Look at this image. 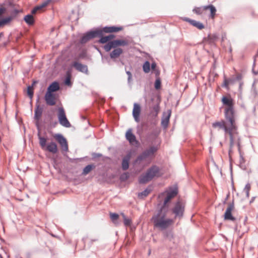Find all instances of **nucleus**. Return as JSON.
<instances>
[{
    "instance_id": "f257e3e1",
    "label": "nucleus",
    "mask_w": 258,
    "mask_h": 258,
    "mask_svg": "<svg viewBox=\"0 0 258 258\" xmlns=\"http://www.w3.org/2000/svg\"><path fill=\"white\" fill-rule=\"evenodd\" d=\"M167 210L160 209L157 213L152 218L151 221L154 224L155 227L161 230H164L167 228L173 223V220L169 218H165Z\"/></svg>"
},
{
    "instance_id": "f03ea898",
    "label": "nucleus",
    "mask_w": 258,
    "mask_h": 258,
    "mask_svg": "<svg viewBox=\"0 0 258 258\" xmlns=\"http://www.w3.org/2000/svg\"><path fill=\"white\" fill-rule=\"evenodd\" d=\"M159 169L156 166L153 165L149 168L145 174H142L139 178V182L141 184H145L151 181L159 173Z\"/></svg>"
},
{
    "instance_id": "7ed1b4c3",
    "label": "nucleus",
    "mask_w": 258,
    "mask_h": 258,
    "mask_svg": "<svg viewBox=\"0 0 258 258\" xmlns=\"http://www.w3.org/2000/svg\"><path fill=\"white\" fill-rule=\"evenodd\" d=\"M37 135L39 141V145L42 150L48 151L53 154H55L57 152V146L55 143L51 142L46 145V138L41 136L39 132L38 133Z\"/></svg>"
},
{
    "instance_id": "20e7f679",
    "label": "nucleus",
    "mask_w": 258,
    "mask_h": 258,
    "mask_svg": "<svg viewBox=\"0 0 258 258\" xmlns=\"http://www.w3.org/2000/svg\"><path fill=\"white\" fill-rule=\"evenodd\" d=\"M185 209V204L181 200H178L175 203L174 207L171 209L175 218L181 219L183 216Z\"/></svg>"
},
{
    "instance_id": "39448f33",
    "label": "nucleus",
    "mask_w": 258,
    "mask_h": 258,
    "mask_svg": "<svg viewBox=\"0 0 258 258\" xmlns=\"http://www.w3.org/2000/svg\"><path fill=\"white\" fill-rule=\"evenodd\" d=\"M234 113V108H225V117L228 122L227 124L229 125L230 130H235L236 128Z\"/></svg>"
},
{
    "instance_id": "423d86ee",
    "label": "nucleus",
    "mask_w": 258,
    "mask_h": 258,
    "mask_svg": "<svg viewBox=\"0 0 258 258\" xmlns=\"http://www.w3.org/2000/svg\"><path fill=\"white\" fill-rule=\"evenodd\" d=\"M157 150V148L154 146L151 147L139 155L135 160V163L140 164L142 161L146 160L148 157L153 155Z\"/></svg>"
},
{
    "instance_id": "0eeeda50",
    "label": "nucleus",
    "mask_w": 258,
    "mask_h": 258,
    "mask_svg": "<svg viewBox=\"0 0 258 258\" xmlns=\"http://www.w3.org/2000/svg\"><path fill=\"white\" fill-rule=\"evenodd\" d=\"M57 117L59 123L66 127H70L71 123L67 118L65 110L62 107H60L57 109Z\"/></svg>"
},
{
    "instance_id": "6e6552de",
    "label": "nucleus",
    "mask_w": 258,
    "mask_h": 258,
    "mask_svg": "<svg viewBox=\"0 0 258 258\" xmlns=\"http://www.w3.org/2000/svg\"><path fill=\"white\" fill-rule=\"evenodd\" d=\"M103 35L101 29H96L93 31L87 32L84 36H82V43H85L91 39L99 37Z\"/></svg>"
},
{
    "instance_id": "1a4fd4ad",
    "label": "nucleus",
    "mask_w": 258,
    "mask_h": 258,
    "mask_svg": "<svg viewBox=\"0 0 258 258\" xmlns=\"http://www.w3.org/2000/svg\"><path fill=\"white\" fill-rule=\"evenodd\" d=\"M167 193V196L165 199L163 205L160 208L161 209L164 210H168L167 204L174 197H175L178 193V190L176 187L170 188L169 191H166L165 193Z\"/></svg>"
},
{
    "instance_id": "9d476101",
    "label": "nucleus",
    "mask_w": 258,
    "mask_h": 258,
    "mask_svg": "<svg viewBox=\"0 0 258 258\" xmlns=\"http://www.w3.org/2000/svg\"><path fill=\"white\" fill-rule=\"evenodd\" d=\"M55 140L59 144L62 150L64 151L68 150L67 140L61 134H55L53 136Z\"/></svg>"
},
{
    "instance_id": "9b49d317",
    "label": "nucleus",
    "mask_w": 258,
    "mask_h": 258,
    "mask_svg": "<svg viewBox=\"0 0 258 258\" xmlns=\"http://www.w3.org/2000/svg\"><path fill=\"white\" fill-rule=\"evenodd\" d=\"M44 98L46 104L48 105L53 106L56 104V97L54 93L46 92Z\"/></svg>"
},
{
    "instance_id": "f8f14e48",
    "label": "nucleus",
    "mask_w": 258,
    "mask_h": 258,
    "mask_svg": "<svg viewBox=\"0 0 258 258\" xmlns=\"http://www.w3.org/2000/svg\"><path fill=\"white\" fill-rule=\"evenodd\" d=\"M212 126L215 128L218 127L219 129L223 130L226 133H228L229 131L233 130H230L229 125L224 120L214 122L212 124Z\"/></svg>"
},
{
    "instance_id": "ddd939ff",
    "label": "nucleus",
    "mask_w": 258,
    "mask_h": 258,
    "mask_svg": "<svg viewBox=\"0 0 258 258\" xmlns=\"http://www.w3.org/2000/svg\"><path fill=\"white\" fill-rule=\"evenodd\" d=\"M234 208V203L233 202L230 204L228 205V208H227L225 214H224V219L225 220L234 221L235 218L232 215L231 212Z\"/></svg>"
},
{
    "instance_id": "4468645a",
    "label": "nucleus",
    "mask_w": 258,
    "mask_h": 258,
    "mask_svg": "<svg viewBox=\"0 0 258 258\" xmlns=\"http://www.w3.org/2000/svg\"><path fill=\"white\" fill-rule=\"evenodd\" d=\"M123 29V28L122 27H117V26H106L103 27L102 29H101V30L102 31V34H103V33H111L113 32H117L118 31H120Z\"/></svg>"
},
{
    "instance_id": "2eb2a0df",
    "label": "nucleus",
    "mask_w": 258,
    "mask_h": 258,
    "mask_svg": "<svg viewBox=\"0 0 258 258\" xmlns=\"http://www.w3.org/2000/svg\"><path fill=\"white\" fill-rule=\"evenodd\" d=\"M140 106L139 104L135 103L134 105V108L133 110V115L134 117L135 121L137 122H139V115L140 113Z\"/></svg>"
},
{
    "instance_id": "dca6fc26",
    "label": "nucleus",
    "mask_w": 258,
    "mask_h": 258,
    "mask_svg": "<svg viewBox=\"0 0 258 258\" xmlns=\"http://www.w3.org/2000/svg\"><path fill=\"white\" fill-rule=\"evenodd\" d=\"M132 131L131 128L128 129L126 133L125 137L129 142L133 145L134 143H137L138 142L136 140L135 136L132 133Z\"/></svg>"
},
{
    "instance_id": "f3484780",
    "label": "nucleus",
    "mask_w": 258,
    "mask_h": 258,
    "mask_svg": "<svg viewBox=\"0 0 258 258\" xmlns=\"http://www.w3.org/2000/svg\"><path fill=\"white\" fill-rule=\"evenodd\" d=\"M222 102L224 105L227 106L226 108H233V101L230 97H227L223 96L222 98Z\"/></svg>"
},
{
    "instance_id": "a211bd4d",
    "label": "nucleus",
    "mask_w": 258,
    "mask_h": 258,
    "mask_svg": "<svg viewBox=\"0 0 258 258\" xmlns=\"http://www.w3.org/2000/svg\"><path fill=\"white\" fill-rule=\"evenodd\" d=\"M184 20L185 21L188 22L191 25L198 28L199 29H202L204 28V25L200 22L191 20L187 18H185Z\"/></svg>"
},
{
    "instance_id": "6ab92c4d",
    "label": "nucleus",
    "mask_w": 258,
    "mask_h": 258,
    "mask_svg": "<svg viewBox=\"0 0 258 258\" xmlns=\"http://www.w3.org/2000/svg\"><path fill=\"white\" fill-rule=\"evenodd\" d=\"M59 88L60 87L58 83L57 82H54L49 86L46 92L53 93V92L59 90Z\"/></svg>"
},
{
    "instance_id": "aec40b11",
    "label": "nucleus",
    "mask_w": 258,
    "mask_h": 258,
    "mask_svg": "<svg viewBox=\"0 0 258 258\" xmlns=\"http://www.w3.org/2000/svg\"><path fill=\"white\" fill-rule=\"evenodd\" d=\"M111 42L113 45V48H117L116 47L118 46H126L128 45L127 41L124 40L117 39L111 41Z\"/></svg>"
},
{
    "instance_id": "412c9836",
    "label": "nucleus",
    "mask_w": 258,
    "mask_h": 258,
    "mask_svg": "<svg viewBox=\"0 0 258 258\" xmlns=\"http://www.w3.org/2000/svg\"><path fill=\"white\" fill-rule=\"evenodd\" d=\"M122 49L120 48H115L110 53V56L111 58H117L122 53Z\"/></svg>"
},
{
    "instance_id": "4be33fe9",
    "label": "nucleus",
    "mask_w": 258,
    "mask_h": 258,
    "mask_svg": "<svg viewBox=\"0 0 258 258\" xmlns=\"http://www.w3.org/2000/svg\"><path fill=\"white\" fill-rule=\"evenodd\" d=\"M203 10H207L209 9L211 12V17L213 18L216 14V8L212 5L205 6L203 7Z\"/></svg>"
},
{
    "instance_id": "5701e85b",
    "label": "nucleus",
    "mask_w": 258,
    "mask_h": 258,
    "mask_svg": "<svg viewBox=\"0 0 258 258\" xmlns=\"http://www.w3.org/2000/svg\"><path fill=\"white\" fill-rule=\"evenodd\" d=\"M171 115V112L170 111L166 116L163 117L161 120L162 125L164 127L166 128L168 125L169 121V118Z\"/></svg>"
},
{
    "instance_id": "b1692460",
    "label": "nucleus",
    "mask_w": 258,
    "mask_h": 258,
    "mask_svg": "<svg viewBox=\"0 0 258 258\" xmlns=\"http://www.w3.org/2000/svg\"><path fill=\"white\" fill-rule=\"evenodd\" d=\"M45 11V9L44 7L41 5V4H39L36 6L32 10V14H35L37 13H42Z\"/></svg>"
},
{
    "instance_id": "393cba45",
    "label": "nucleus",
    "mask_w": 258,
    "mask_h": 258,
    "mask_svg": "<svg viewBox=\"0 0 258 258\" xmlns=\"http://www.w3.org/2000/svg\"><path fill=\"white\" fill-rule=\"evenodd\" d=\"M151 191V189L147 188L144 191L138 194V197L140 199H144L146 197Z\"/></svg>"
},
{
    "instance_id": "a878e982",
    "label": "nucleus",
    "mask_w": 258,
    "mask_h": 258,
    "mask_svg": "<svg viewBox=\"0 0 258 258\" xmlns=\"http://www.w3.org/2000/svg\"><path fill=\"white\" fill-rule=\"evenodd\" d=\"M129 157H124L122 161V168L123 170H126L128 168Z\"/></svg>"
},
{
    "instance_id": "bb28decb",
    "label": "nucleus",
    "mask_w": 258,
    "mask_h": 258,
    "mask_svg": "<svg viewBox=\"0 0 258 258\" xmlns=\"http://www.w3.org/2000/svg\"><path fill=\"white\" fill-rule=\"evenodd\" d=\"M24 20L29 25H33L34 22L33 17L31 15H26L24 17Z\"/></svg>"
},
{
    "instance_id": "cd10ccee",
    "label": "nucleus",
    "mask_w": 258,
    "mask_h": 258,
    "mask_svg": "<svg viewBox=\"0 0 258 258\" xmlns=\"http://www.w3.org/2000/svg\"><path fill=\"white\" fill-rule=\"evenodd\" d=\"M122 217L123 220V224L125 226H130L132 223V220L129 218L127 217L124 213H122L120 214Z\"/></svg>"
},
{
    "instance_id": "c85d7f7f",
    "label": "nucleus",
    "mask_w": 258,
    "mask_h": 258,
    "mask_svg": "<svg viewBox=\"0 0 258 258\" xmlns=\"http://www.w3.org/2000/svg\"><path fill=\"white\" fill-rule=\"evenodd\" d=\"M253 71L255 74H258V54L255 56L253 64Z\"/></svg>"
},
{
    "instance_id": "c756f323",
    "label": "nucleus",
    "mask_w": 258,
    "mask_h": 258,
    "mask_svg": "<svg viewBox=\"0 0 258 258\" xmlns=\"http://www.w3.org/2000/svg\"><path fill=\"white\" fill-rule=\"evenodd\" d=\"M218 36L216 34L209 35L207 39V41L210 43H213L218 39Z\"/></svg>"
},
{
    "instance_id": "7c9ffc66",
    "label": "nucleus",
    "mask_w": 258,
    "mask_h": 258,
    "mask_svg": "<svg viewBox=\"0 0 258 258\" xmlns=\"http://www.w3.org/2000/svg\"><path fill=\"white\" fill-rule=\"evenodd\" d=\"M82 123L84 124V129L88 128L90 126L89 121L84 116L82 115Z\"/></svg>"
},
{
    "instance_id": "2f4dec72",
    "label": "nucleus",
    "mask_w": 258,
    "mask_h": 258,
    "mask_svg": "<svg viewBox=\"0 0 258 258\" xmlns=\"http://www.w3.org/2000/svg\"><path fill=\"white\" fill-rule=\"evenodd\" d=\"M143 69L145 73H148L150 70V63L148 61H146L143 66Z\"/></svg>"
},
{
    "instance_id": "473e14b6",
    "label": "nucleus",
    "mask_w": 258,
    "mask_h": 258,
    "mask_svg": "<svg viewBox=\"0 0 258 258\" xmlns=\"http://www.w3.org/2000/svg\"><path fill=\"white\" fill-rule=\"evenodd\" d=\"M42 109L38 107L35 110V117L37 119H39L42 114Z\"/></svg>"
},
{
    "instance_id": "72a5a7b5",
    "label": "nucleus",
    "mask_w": 258,
    "mask_h": 258,
    "mask_svg": "<svg viewBox=\"0 0 258 258\" xmlns=\"http://www.w3.org/2000/svg\"><path fill=\"white\" fill-rule=\"evenodd\" d=\"M93 167L94 166L93 165H88L84 168L83 174L86 175L92 169Z\"/></svg>"
},
{
    "instance_id": "f704fd0d",
    "label": "nucleus",
    "mask_w": 258,
    "mask_h": 258,
    "mask_svg": "<svg viewBox=\"0 0 258 258\" xmlns=\"http://www.w3.org/2000/svg\"><path fill=\"white\" fill-rule=\"evenodd\" d=\"M110 219H111L112 221L114 223L116 224V221L118 219V218L119 217V215L115 213H110Z\"/></svg>"
},
{
    "instance_id": "c9c22d12",
    "label": "nucleus",
    "mask_w": 258,
    "mask_h": 258,
    "mask_svg": "<svg viewBox=\"0 0 258 258\" xmlns=\"http://www.w3.org/2000/svg\"><path fill=\"white\" fill-rule=\"evenodd\" d=\"M55 2V0H44L41 3V5L45 8L50 4L53 3Z\"/></svg>"
},
{
    "instance_id": "e433bc0d",
    "label": "nucleus",
    "mask_w": 258,
    "mask_h": 258,
    "mask_svg": "<svg viewBox=\"0 0 258 258\" xmlns=\"http://www.w3.org/2000/svg\"><path fill=\"white\" fill-rule=\"evenodd\" d=\"M33 90L34 89L32 86H28L27 88V95L31 99L33 98Z\"/></svg>"
},
{
    "instance_id": "4c0bfd02",
    "label": "nucleus",
    "mask_w": 258,
    "mask_h": 258,
    "mask_svg": "<svg viewBox=\"0 0 258 258\" xmlns=\"http://www.w3.org/2000/svg\"><path fill=\"white\" fill-rule=\"evenodd\" d=\"M112 44V43L111 41L104 46V49L106 52H108L111 48H113V45Z\"/></svg>"
},
{
    "instance_id": "58836bf2",
    "label": "nucleus",
    "mask_w": 258,
    "mask_h": 258,
    "mask_svg": "<svg viewBox=\"0 0 258 258\" xmlns=\"http://www.w3.org/2000/svg\"><path fill=\"white\" fill-rule=\"evenodd\" d=\"M232 131H229V132H228L229 135L230 136V150H229V152L230 151L231 149L232 148V147L234 145V139H233V135L232 134Z\"/></svg>"
},
{
    "instance_id": "ea45409f",
    "label": "nucleus",
    "mask_w": 258,
    "mask_h": 258,
    "mask_svg": "<svg viewBox=\"0 0 258 258\" xmlns=\"http://www.w3.org/2000/svg\"><path fill=\"white\" fill-rule=\"evenodd\" d=\"M237 146L238 147V151L240 154V163L242 164L245 162V160L244 159V157L243 156V155L240 151V143L238 142L237 143Z\"/></svg>"
},
{
    "instance_id": "a19ab883",
    "label": "nucleus",
    "mask_w": 258,
    "mask_h": 258,
    "mask_svg": "<svg viewBox=\"0 0 258 258\" xmlns=\"http://www.w3.org/2000/svg\"><path fill=\"white\" fill-rule=\"evenodd\" d=\"M250 189V185L249 183H247L245 185V186L244 189V191L246 194V196L247 198L249 197V190Z\"/></svg>"
},
{
    "instance_id": "79ce46f5",
    "label": "nucleus",
    "mask_w": 258,
    "mask_h": 258,
    "mask_svg": "<svg viewBox=\"0 0 258 258\" xmlns=\"http://www.w3.org/2000/svg\"><path fill=\"white\" fill-rule=\"evenodd\" d=\"M100 38V39L98 40V42L101 44H104L106 43L108 41V37L106 36H103L102 35L101 36H99Z\"/></svg>"
},
{
    "instance_id": "37998d69",
    "label": "nucleus",
    "mask_w": 258,
    "mask_h": 258,
    "mask_svg": "<svg viewBox=\"0 0 258 258\" xmlns=\"http://www.w3.org/2000/svg\"><path fill=\"white\" fill-rule=\"evenodd\" d=\"M72 67L76 68L79 71H81V63L77 61H74L72 64Z\"/></svg>"
},
{
    "instance_id": "c03bdc74",
    "label": "nucleus",
    "mask_w": 258,
    "mask_h": 258,
    "mask_svg": "<svg viewBox=\"0 0 258 258\" xmlns=\"http://www.w3.org/2000/svg\"><path fill=\"white\" fill-rule=\"evenodd\" d=\"M203 10V8H196L193 10V12L197 14L201 15L202 14Z\"/></svg>"
},
{
    "instance_id": "a18cd8bd",
    "label": "nucleus",
    "mask_w": 258,
    "mask_h": 258,
    "mask_svg": "<svg viewBox=\"0 0 258 258\" xmlns=\"http://www.w3.org/2000/svg\"><path fill=\"white\" fill-rule=\"evenodd\" d=\"M126 74L127 75V82L130 84L132 81V74L130 71H126Z\"/></svg>"
},
{
    "instance_id": "49530a36",
    "label": "nucleus",
    "mask_w": 258,
    "mask_h": 258,
    "mask_svg": "<svg viewBox=\"0 0 258 258\" xmlns=\"http://www.w3.org/2000/svg\"><path fill=\"white\" fill-rule=\"evenodd\" d=\"M231 81H232L231 80L227 79L225 78L224 80V82H223V87H224L227 88L229 84L230 83V82Z\"/></svg>"
},
{
    "instance_id": "de8ad7c7",
    "label": "nucleus",
    "mask_w": 258,
    "mask_h": 258,
    "mask_svg": "<svg viewBox=\"0 0 258 258\" xmlns=\"http://www.w3.org/2000/svg\"><path fill=\"white\" fill-rule=\"evenodd\" d=\"M10 20V18H6L2 20H0V27L5 25L7 23H8Z\"/></svg>"
},
{
    "instance_id": "09e8293b",
    "label": "nucleus",
    "mask_w": 258,
    "mask_h": 258,
    "mask_svg": "<svg viewBox=\"0 0 258 258\" xmlns=\"http://www.w3.org/2000/svg\"><path fill=\"white\" fill-rule=\"evenodd\" d=\"M161 87V81L159 79H157L155 83V88L156 89H158Z\"/></svg>"
},
{
    "instance_id": "8fccbe9b",
    "label": "nucleus",
    "mask_w": 258,
    "mask_h": 258,
    "mask_svg": "<svg viewBox=\"0 0 258 258\" xmlns=\"http://www.w3.org/2000/svg\"><path fill=\"white\" fill-rule=\"evenodd\" d=\"M82 73L88 74V68L87 66L82 64Z\"/></svg>"
},
{
    "instance_id": "3c124183",
    "label": "nucleus",
    "mask_w": 258,
    "mask_h": 258,
    "mask_svg": "<svg viewBox=\"0 0 258 258\" xmlns=\"http://www.w3.org/2000/svg\"><path fill=\"white\" fill-rule=\"evenodd\" d=\"M65 84L67 85H71V78L70 76H68L65 80Z\"/></svg>"
},
{
    "instance_id": "603ef678",
    "label": "nucleus",
    "mask_w": 258,
    "mask_h": 258,
    "mask_svg": "<svg viewBox=\"0 0 258 258\" xmlns=\"http://www.w3.org/2000/svg\"><path fill=\"white\" fill-rule=\"evenodd\" d=\"M167 237H168V239L167 240H171L173 236L172 233L171 232H170L167 234Z\"/></svg>"
},
{
    "instance_id": "864d4df0",
    "label": "nucleus",
    "mask_w": 258,
    "mask_h": 258,
    "mask_svg": "<svg viewBox=\"0 0 258 258\" xmlns=\"http://www.w3.org/2000/svg\"><path fill=\"white\" fill-rule=\"evenodd\" d=\"M93 156L95 158H99L102 156V154L100 153H94Z\"/></svg>"
},
{
    "instance_id": "5fc2aeb1",
    "label": "nucleus",
    "mask_w": 258,
    "mask_h": 258,
    "mask_svg": "<svg viewBox=\"0 0 258 258\" xmlns=\"http://www.w3.org/2000/svg\"><path fill=\"white\" fill-rule=\"evenodd\" d=\"M108 37V41L114 38L115 37V35L113 34H109L108 36H106Z\"/></svg>"
},
{
    "instance_id": "6e6d98bb",
    "label": "nucleus",
    "mask_w": 258,
    "mask_h": 258,
    "mask_svg": "<svg viewBox=\"0 0 258 258\" xmlns=\"http://www.w3.org/2000/svg\"><path fill=\"white\" fill-rule=\"evenodd\" d=\"M153 109L157 113L159 110V105H157L153 107Z\"/></svg>"
},
{
    "instance_id": "4d7b16f0",
    "label": "nucleus",
    "mask_w": 258,
    "mask_h": 258,
    "mask_svg": "<svg viewBox=\"0 0 258 258\" xmlns=\"http://www.w3.org/2000/svg\"><path fill=\"white\" fill-rule=\"evenodd\" d=\"M156 67V64L155 62H153L151 63V67L152 70H154L155 69Z\"/></svg>"
},
{
    "instance_id": "13d9d810",
    "label": "nucleus",
    "mask_w": 258,
    "mask_h": 258,
    "mask_svg": "<svg viewBox=\"0 0 258 258\" xmlns=\"http://www.w3.org/2000/svg\"><path fill=\"white\" fill-rule=\"evenodd\" d=\"M4 12V10L3 9L1 8L0 9V16L2 15Z\"/></svg>"
},
{
    "instance_id": "bf43d9fd",
    "label": "nucleus",
    "mask_w": 258,
    "mask_h": 258,
    "mask_svg": "<svg viewBox=\"0 0 258 258\" xmlns=\"http://www.w3.org/2000/svg\"><path fill=\"white\" fill-rule=\"evenodd\" d=\"M237 79L238 80L240 79H241V76H238L237 77Z\"/></svg>"
},
{
    "instance_id": "052dcab7",
    "label": "nucleus",
    "mask_w": 258,
    "mask_h": 258,
    "mask_svg": "<svg viewBox=\"0 0 258 258\" xmlns=\"http://www.w3.org/2000/svg\"><path fill=\"white\" fill-rule=\"evenodd\" d=\"M151 253V249H149V251H148V254H150Z\"/></svg>"
},
{
    "instance_id": "680f3d73",
    "label": "nucleus",
    "mask_w": 258,
    "mask_h": 258,
    "mask_svg": "<svg viewBox=\"0 0 258 258\" xmlns=\"http://www.w3.org/2000/svg\"><path fill=\"white\" fill-rule=\"evenodd\" d=\"M164 194H165L164 192L162 193V194H161V196H163V195H164Z\"/></svg>"
},
{
    "instance_id": "e2e57ef3",
    "label": "nucleus",
    "mask_w": 258,
    "mask_h": 258,
    "mask_svg": "<svg viewBox=\"0 0 258 258\" xmlns=\"http://www.w3.org/2000/svg\"><path fill=\"white\" fill-rule=\"evenodd\" d=\"M0 257L2 258V256H1V254H0Z\"/></svg>"
}]
</instances>
